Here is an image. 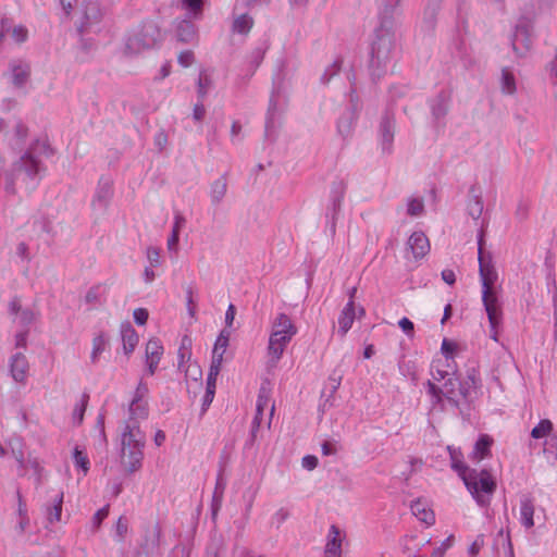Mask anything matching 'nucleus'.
<instances>
[{
    "label": "nucleus",
    "mask_w": 557,
    "mask_h": 557,
    "mask_svg": "<svg viewBox=\"0 0 557 557\" xmlns=\"http://www.w3.org/2000/svg\"><path fill=\"white\" fill-rule=\"evenodd\" d=\"M145 421L125 417L119 424V456L127 474L135 473L143 468L147 436L141 429V423Z\"/></svg>",
    "instance_id": "nucleus-1"
},
{
    "label": "nucleus",
    "mask_w": 557,
    "mask_h": 557,
    "mask_svg": "<svg viewBox=\"0 0 557 557\" xmlns=\"http://www.w3.org/2000/svg\"><path fill=\"white\" fill-rule=\"evenodd\" d=\"M39 145L36 140L30 147L12 164L11 170L5 173V191L16 193V184L22 183L27 190H33L38 185L44 170L40 161L34 156Z\"/></svg>",
    "instance_id": "nucleus-2"
},
{
    "label": "nucleus",
    "mask_w": 557,
    "mask_h": 557,
    "mask_svg": "<svg viewBox=\"0 0 557 557\" xmlns=\"http://www.w3.org/2000/svg\"><path fill=\"white\" fill-rule=\"evenodd\" d=\"M479 246V272L482 282V301L487 313L490 325L494 329L502 321V310L498 305V298L493 290V285L497 280V273L492 264L491 256L483 252V233L478 238Z\"/></svg>",
    "instance_id": "nucleus-3"
},
{
    "label": "nucleus",
    "mask_w": 557,
    "mask_h": 557,
    "mask_svg": "<svg viewBox=\"0 0 557 557\" xmlns=\"http://www.w3.org/2000/svg\"><path fill=\"white\" fill-rule=\"evenodd\" d=\"M396 51L393 27L380 25L372 45L370 71L373 78H380L387 72Z\"/></svg>",
    "instance_id": "nucleus-4"
},
{
    "label": "nucleus",
    "mask_w": 557,
    "mask_h": 557,
    "mask_svg": "<svg viewBox=\"0 0 557 557\" xmlns=\"http://www.w3.org/2000/svg\"><path fill=\"white\" fill-rule=\"evenodd\" d=\"M164 40V34L154 21H145L125 39L124 52L127 55L159 47Z\"/></svg>",
    "instance_id": "nucleus-5"
},
{
    "label": "nucleus",
    "mask_w": 557,
    "mask_h": 557,
    "mask_svg": "<svg viewBox=\"0 0 557 557\" xmlns=\"http://www.w3.org/2000/svg\"><path fill=\"white\" fill-rule=\"evenodd\" d=\"M461 479L479 506L490 505L491 496L496 490V482L487 469H470Z\"/></svg>",
    "instance_id": "nucleus-6"
},
{
    "label": "nucleus",
    "mask_w": 557,
    "mask_h": 557,
    "mask_svg": "<svg viewBox=\"0 0 557 557\" xmlns=\"http://www.w3.org/2000/svg\"><path fill=\"white\" fill-rule=\"evenodd\" d=\"M451 102L453 91L448 88L441 89L438 92L428 99V106L432 121L436 127H445V119L450 111Z\"/></svg>",
    "instance_id": "nucleus-7"
},
{
    "label": "nucleus",
    "mask_w": 557,
    "mask_h": 557,
    "mask_svg": "<svg viewBox=\"0 0 557 557\" xmlns=\"http://www.w3.org/2000/svg\"><path fill=\"white\" fill-rule=\"evenodd\" d=\"M285 61L281 60L278 62V69L273 77V89L271 92L269 108L267 113L265 121V136L269 137L274 132L276 127V115L278 112V98L282 89L283 81L285 78L284 74Z\"/></svg>",
    "instance_id": "nucleus-8"
},
{
    "label": "nucleus",
    "mask_w": 557,
    "mask_h": 557,
    "mask_svg": "<svg viewBox=\"0 0 557 557\" xmlns=\"http://www.w3.org/2000/svg\"><path fill=\"white\" fill-rule=\"evenodd\" d=\"M532 32L533 23L531 20L522 17L518 21L510 38L512 50L518 58L525 57L530 51L532 47Z\"/></svg>",
    "instance_id": "nucleus-9"
},
{
    "label": "nucleus",
    "mask_w": 557,
    "mask_h": 557,
    "mask_svg": "<svg viewBox=\"0 0 557 557\" xmlns=\"http://www.w3.org/2000/svg\"><path fill=\"white\" fill-rule=\"evenodd\" d=\"M149 387L148 384L140 379L136 389L133 393L132 399L128 403L125 414L135 420H147L149 417L148 405Z\"/></svg>",
    "instance_id": "nucleus-10"
},
{
    "label": "nucleus",
    "mask_w": 557,
    "mask_h": 557,
    "mask_svg": "<svg viewBox=\"0 0 557 557\" xmlns=\"http://www.w3.org/2000/svg\"><path fill=\"white\" fill-rule=\"evenodd\" d=\"M9 313L13 315V322L26 330L35 324L40 317V312L34 306H23L18 297H14L10 300L8 307Z\"/></svg>",
    "instance_id": "nucleus-11"
},
{
    "label": "nucleus",
    "mask_w": 557,
    "mask_h": 557,
    "mask_svg": "<svg viewBox=\"0 0 557 557\" xmlns=\"http://www.w3.org/2000/svg\"><path fill=\"white\" fill-rule=\"evenodd\" d=\"M161 528L158 523H150L145 528L141 543L135 555L152 557L160 554Z\"/></svg>",
    "instance_id": "nucleus-12"
},
{
    "label": "nucleus",
    "mask_w": 557,
    "mask_h": 557,
    "mask_svg": "<svg viewBox=\"0 0 557 557\" xmlns=\"http://www.w3.org/2000/svg\"><path fill=\"white\" fill-rule=\"evenodd\" d=\"M347 190V183L344 178H336L332 182L330 190V203L326 208V218L332 222V228L335 226V220L342 209V202Z\"/></svg>",
    "instance_id": "nucleus-13"
},
{
    "label": "nucleus",
    "mask_w": 557,
    "mask_h": 557,
    "mask_svg": "<svg viewBox=\"0 0 557 557\" xmlns=\"http://www.w3.org/2000/svg\"><path fill=\"white\" fill-rule=\"evenodd\" d=\"M395 131V116L389 111H386L381 117L379 125V140L383 153L391 154L393 152Z\"/></svg>",
    "instance_id": "nucleus-14"
},
{
    "label": "nucleus",
    "mask_w": 557,
    "mask_h": 557,
    "mask_svg": "<svg viewBox=\"0 0 557 557\" xmlns=\"http://www.w3.org/2000/svg\"><path fill=\"white\" fill-rule=\"evenodd\" d=\"M293 337V335H282L277 332H271L268 344L269 368L276 367Z\"/></svg>",
    "instance_id": "nucleus-15"
},
{
    "label": "nucleus",
    "mask_w": 557,
    "mask_h": 557,
    "mask_svg": "<svg viewBox=\"0 0 557 557\" xmlns=\"http://www.w3.org/2000/svg\"><path fill=\"white\" fill-rule=\"evenodd\" d=\"M457 374L454 358L435 359L430 366L431 380L434 383L446 380L449 375Z\"/></svg>",
    "instance_id": "nucleus-16"
},
{
    "label": "nucleus",
    "mask_w": 557,
    "mask_h": 557,
    "mask_svg": "<svg viewBox=\"0 0 557 557\" xmlns=\"http://www.w3.org/2000/svg\"><path fill=\"white\" fill-rule=\"evenodd\" d=\"M401 0H380L379 17L380 25L393 27L395 16L399 15Z\"/></svg>",
    "instance_id": "nucleus-17"
},
{
    "label": "nucleus",
    "mask_w": 557,
    "mask_h": 557,
    "mask_svg": "<svg viewBox=\"0 0 557 557\" xmlns=\"http://www.w3.org/2000/svg\"><path fill=\"white\" fill-rule=\"evenodd\" d=\"M407 249L411 251L416 260L422 259L430 251V243L423 232H413L407 242Z\"/></svg>",
    "instance_id": "nucleus-18"
},
{
    "label": "nucleus",
    "mask_w": 557,
    "mask_h": 557,
    "mask_svg": "<svg viewBox=\"0 0 557 557\" xmlns=\"http://www.w3.org/2000/svg\"><path fill=\"white\" fill-rule=\"evenodd\" d=\"M102 17V11L100 4L96 1H89L85 4L83 21L81 26L78 27V32L84 34L89 30V28L100 22Z\"/></svg>",
    "instance_id": "nucleus-19"
},
{
    "label": "nucleus",
    "mask_w": 557,
    "mask_h": 557,
    "mask_svg": "<svg viewBox=\"0 0 557 557\" xmlns=\"http://www.w3.org/2000/svg\"><path fill=\"white\" fill-rule=\"evenodd\" d=\"M358 120V113L354 110H345L337 120L336 129L337 135L342 137L343 140H347L351 137L355 125Z\"/></svg>",
    "instance_id": "nucleus-20"
},
{
    "label": "nucleus",
    "mask_w": 557,
    "mask_h": 557,
    "mask_svg": "<svg viewBox=\"0 0 557 557\" xmlns=\"http://www.w3.org/2000/svg\"><path fill=\"white\" fill-rule=\"evenodd\" d=\"M481 387V379L479 372L472 368L468 370L463 381H459V394L463 399H471L473 394Z\"/></svg>",
    "instance_id": "nucleus-21"
},
{
    "label": "nucleus",
    "mask_w": 557,
    "mask_h": 557,
    "mask_svg": "<svg viewBox=\"0 0 557 557\" xmlns=\"http://www.w3.org/2000/svg\"><path fill=\"white\" fill-rule=\"evenodd\" d=\"M28 361L22 351L13 354L10 358V372L15 382L25 381L28 372Z\"/></svg>",
    "instance_id": "nucleus-22"
},
{
    "label": "nucleus",
    "mask_w": 557,
    "mask_h": 557,
    "mask_svg": "<svg viewBox=\"0 0 557 557\" xmlns=\"http://www.w3.org/2000/svg\"><path fill=\"white\" fill-rule=\"evenodd\" d=\"M231 333L226 330H222L220 335L218 336L214 347L212 350V361L210 367H215V369L221 370L223 362V355L226 351L228 346Z\"/></svg>",
    "instance_id": "nucleus-23"
},
{
    "label": "nucleus",
    "mask_w": 557,
    "mask_h": 557,
    "mask_svg": "<svg viewBox=\"0 0 557 557\" xmlns=\"http://www.w3.org/2000/svg\"><path fill=\"white\" fill-rule=\"evenodd\" d=\"M342 541L341 530L335 524H332L324 549L325 557H339L342 553Z\"/></svg>",
    "instance_id": "nucleus-24"
},
{
    "label": "nucleus",
    "mask_w": 557,
    "mask_h": 557,
    "mask_svg": "<svg viewBox=\"0 0 557 557\" xmlns=\"http://www.w3.org/2000/svg\"><path fill=\"white\" fill-rule=\"evenodd\" d=\"M63 492L54 491L50 496V504L46 507L47 519L50 523L60 521L62 515Z\"/></svg>",
    "instance_id": "nucleus-25"
},
{
    "label": "nucleus",
    "mask_w": 557,
    "mask_h": 557,
    "mask_svg": "<svg viewBox=\"0 0 557 557\" xmlns=\"http://www.w3.org/2000/svg\"><path fill=\"white\" fill-rule=\"evenodd\" d=\"M354 320H355V302L351 297L338 317V332L341 333L342 336H345L346 333L350 330V327L352 326Z\"/></svg>",
    "instance_id": "nucleus-26"
},
{
    "label": "nucleus",
    "mask_w": 557,
    "mask_h": 557,
    "mask_svg": "<svg viewBox=\"0 0 557 557\" xmlns=\"http://www.w3.org/2000/svg\"><path fill=\"white\" fill-rule=\"evenodd\" d=\"M120 332L124 352L129 355L134 351L138 343V335L129 322L122 323Z\"/></svg>",
    "instance_id": "nucleus-27"
},
{
    "label": "nucleus",
    "mask_w": 557,
    "mask_h": 557,
    "mask_svg": "<svg viewBox=\"0 0 557 557\" xmlns=\"http://www.w3.org/2000/svg\"><path fill=\"white\" fill-rule=\"evenodd\" d=\"M271 332H277L282 335L295 336L297 334V327L286 313H278L272 322Z\"/></svg>",
    "instance_id": "nucleus-28"
},
{
    "label": "nucleus",
    "mask_w": 557,
    "mask_h": 557,
    "mask_svg": "<svg viewBox=\"0 0 557 557\" xmlns=\"http://www.w3.org/2000/svg\"><path fill=\"white\" fill-rule=\"evenodd\" d=\"M219 373H220V370L215 369V367H210L209 373L207 376V388H206L205 396L202 398V406H201L202 412H206L207 409L209 408V406L211 405V403L213 401L214 393H215V382H216V377H218Z\"/></svg>",
    "instance_id": "nucleus-29"
},
{
    "label": "nucleus",
    "mask_w": 557,
    "mask_h": 557,
    "mask_svg": "<svg viewBox=\"0 0 557 557\" xmlns=\"http://www.w3.org/2000/svg\"><path fill=\"white\" fill-rule=\"evenodd\" d=\"M176 37L182 42H191L197 36L195 24L189 20H181L175 25Z\"/></svg>",
    "instance_id": "nucleus-30"
},
{
    "label": "nucleus",
    "mask_w": 557,
    "mask_h": 557,
    "mask_svg": "<svg viewBox=\"0 0 557 557\" xmlns=\"http://www.w3.org/2000/svg\"><path fill=\"white\" fill-rule=\"evenodd\" d=\"M492 443L493 441L488 435H481L474 444L470 459L472 461L479 462L486 458L491 453Z\"/></svg>",
    "instance_id": "nucleus-31"
},
{
    "label": "nucleus",
    "mask_w": 557,
    "mask_h": 557,
    "mask_svg": "<svg viewBox=\"0 0 557 557\" xmlns=\"http://www.w3.org/2000/svg\"><path fill=\"white\" fill-rule=\"evenodd\" d=\"M112 196V187L108 180L101 178L99 181L95 198L92 201L94 207L106 208Z\"/></svg>",
    "instance_id": "nucleus-32"
},
{
    "label": "nucleus",
    "mask_w": 557,
    "mask_h": 557,
    "mask_svg": "<svg viewBox=\"0 0 557 557\" xmlns=\"http://www.w3.org/2000/svg\"><path fill=\"white\" fill-rule=\"evenodd\" d=\"M440 10L437 2L429 3L423 11L421 27L426 34H431L436 26V17Z\"/></svg>",
    "instance_id": "nucleus-33"
},
{
    "label": "nucleus",
    "mask_w": 557,
    "mask_h": 557,
    "mask_svg": "<svg viewBox=\"0 0 557 557\" xmlns=\"http://www.w3.org/2000/svg\"><path fill=\"white\" fill-rule=\"evenodd\" d=\"M534 504L531 498L523 496L520 499V522L525 529L534 525Z\"/></svg>",
    "instance_id": "nucleus-34"
},
{
    "label": "nucleus",
    "mask_w": 557,
    "mask_h": 557,
    "mask_svg": "<svg viewBox=\"0 0 557 557\" xmlns=\"http://www.w3.org/2000/svg\"><path fill=\"white\" fill-rule=\"evenodd\" d=\"M475 189L474 187H471L470 188V196H469V200H468V205H467V210H468V213L469 215L478 221L482 213H483V200H482V197L480 194H475L474 193Z\"/></svg>",
    "instance_id": "nucleus-35"
},
{
    "label": "nucleus",
    "mask_w": 557,
    "mask_h": 557,
    "mask_svg": "<svg viewBox=\"0 0 557 557\" xmlns=\"http://www.w3.org/2000/svg\"><path fill=\"white\" fill-rule=\"evenodd\" d=\"M410 508L413 516H416L421 522H424L428 525L434 523L435 518L433 511L428 508L421 500L418 499L412 502Z\"/></svg>",
    "instance_id": "nucleus-36"
},
{
    "label": "nucleus",
    "mask_w": 557,
    "mask_h": 557,
    "mask_svg": "<svg viewBox=\"0 0 557 557\" xmlns=\"http://www.w3.org/2000/svg\"><path fill=\"white\" fill-rule=\"evenodd\" d=\"M12 83L16 87H22L28 79L30 67L26 63H14L11 65Z\"/></svg>",
    "instance_id": "nucleus-37"
},
{
    "label": "nucleus",
    "mask_w": 557,
    "mask_h": 557,
    "mask_svg": "<svg viewBox=\"0 0 557 557\" xmlns=\"http://www.w3.org/2000/svg\"><path fill=\"white\" fill-rule=\"evenodd\" d=\"M457 386L459 387V377L457 374H455L449 375L446 380H444V384L441 387V391L445 393V399L455 406L458 405V400L456 399Z\"/></svg>",
    "instance_id": "nucleus-38"
},
{
    "label": "nucleus",
    "mask_w": 557,
    "mask_h": 557,
    "mask_svg": "<svg viewBox=\"0 0 557 557\" xmlns=\"http://www.w3.org/2000/svg\"><path fill=\"white\" fill-rule=\"evenodd\" d=\"M28 128L22 123H16L12 136L9 138V145L14 150H21L24 147Z\"/></svg>",
    "instance_id": "nucleus-39"
},
{
    "label": "nucleus",
    "mask_w": 557,
    "mask_h": 557,
    "mask_svg": "<svg viewBox=\"0 0 557 557\" xmlns=\"http://www.w3.org/2000/svg\"><path fill=\"white\" fill-rule=\"evenodd\" d=\"M227 190V182L225 176H221L211 184L210 198L213 205H219Z\"/></svg>",
    "instance_id": "nucleus-40"
},
{
    "label": "nucleus",
    "mask_w": 557,
    "mask_h": 557,
    "mask_svg": "<svg viewBox=\"0 0 557 557\" xmlns=\"http://www.w3.org/2000/svg\"><path fill=\"white\" fill-rule=\"evenodd\" d=\"M268 50V46L265 44L256 47L247 57L248 70L251 74L256 72V70L262 63L265 52Z\"/></svg>",
    "instance_id": "nucleus-41"
},
{
    "label": "nucleus",
    "mask_w": 557,
    "mask_h": 557,
    "mask_svg": "<svg viewBox=\"0 0 557 557\" xmlns=\"http://www.w3.org/2000/svg\"><path fill=\"white\" fill-rule=\"evenodd\" d=\"M494 546L498 552L503 549L504 557H515L510 536L508 533L505 534L503 530L496 534Z\"/></svg>",
    "instance_id": "nucleus-42"
},
{
    "label": "nucleus",
    "mask_w": 557,
    "mask_h": 557,
    "mask_svg": "<svg viewBox=\"0 0 557 557\" xmlns=\"http://www.w3.org/2000/svg\"><path fill=\"white\" fill-rule=\"evenodd\" d=\"M500 89L505 95H515L517 91L516 79L508 69L502 71Z\"/></svg>",
    "instance_id": "nucleus-43"
},
{
    "label": "nucleus",
    "mask_w": 557,
    "mask_h": 557,
    "mask_svg": "<svg viewBox=\"0 0 557 557\" xmlns=\"http://www.w3.org/2000/svg\"><path fill=\"white\" fill-rule=\"evenodd\" d=\"M424 385L428 394L431 396L432 405L442 407L444 405L445 393L441 391V387L433 381H426Z\"/></svg>",
    "instance_id": "nucleus-44"
},
{
    "label": "nucleus",
    "mask_w": 557,
    "mask_h": 557,
    "mask_svg": "<svg viewBox=\"0 0 557 557\" xmlns=\"http://www.w3.org/2000/svg\"><path fill=\"white\" fill-rule=\"evenodd\" d=\"M163 355V346L157 338L149 339L146 344V359L161 360Z\"/></svg>",
    "instance_id": "nucleus-45"
},
{
    "label": "nucleus",
    "mask_w": 557,
    "mask_h": 557,
    "mask_svg": "<svg viewBox=\"0 0 557 557\" xmlns=\"http://www.w3.org/2000/svg\"><path fill=\"white\" fill-rule=\"evenodd\" d=\"M450 460L451 468L459 474L460 478L463 476V473L468 472L470 468H468L462 461V454L459 450L450 449Z\"/></svg>",
    "instance_id": "nucleus-46"
},
{
    "label": "nucleus",
    "mask_w": 557,
    "mask_h": 557,
    "mask_svg": "<svg viewBox=\"0 0 557 557\" xmlns=\"http://www.w3.org/2000/svg\"><path fill=\"white\" fill-rule=\"evenodd\" d=\"M252 24V18L249 15L242 14L235 18L233 29L239 34H247L251 29Z\"/></svg>",
    "instance_id": "nucleus-47"
},
{
    "label": "nucleus",
    "mask_w": 557,
    "mask_h": 557,
    "mask_svg": "<svg viewBox=\"0 0 557 557\" xmlns=\"http://www.w3.org/2000/svg\"><path fill=\"white\" fill-rule=\"evenodd\" d=\"M212 86V81L206 71H201L197 84V94L200 100H203L209 89Z\"/></svg>",
    "instance_id": "nucleus-48"
},
{
    "label": "nucleus",
    "mask_w": 557,
    "mask_h": 557,
    "mask_svg": "<svg viewBox=\"0 0 557 557\" xmlns=\"http://www.w3.org/2000/svg\"><path fill=\"white\" fill-rule=\"evenodd\" d=\"M553 430V423L548 419L541 420L531 431L533 438H543L550 433Z\"/></svg>",
    "instance_id": "nucleus-49"
},
{
    "label": "nucleus",
    "mask_w": 557,
    "mask_h": 557,
    "mask_svg": "<svg viewBox=\"0 0 557 557\" xmlns=\"http://www.w3.org/2000/svg\"><path fill=\"white\" fill-rule=\"evenodd\" d=\"M342 63V59L337 58L331 65H329L320 78L321 83L327 85L331 79L339 73Z\"/></svg>",
    "instance_id": "nucleus-50"
},
{
    "label": "nucleus",
    "mask_w": 557,
    "mask_h": 557,
    "mask_svg": "<svg viewBox=\"0 0 557 557\" xmlns=\"http://www.w3.org/2000/svg\"><path fill=\"white\" fill-rule=\"evenodd\" d=\"M107 341L103 334H99L92 339V351L90 355V360L92 363H96L99 359L100 354L106 349Z\"/></svg>",
    "instance_id": "nucleus-51"
},
{
    "label": "nucleus",
    "mask_w": 557,
    "mask_h": 557,
    "mask_svg": "<svg viewBox=\"0 0 557 557\" xmlns=\"http://www.w3.org/2000/svg\"><path fill=\"white\" fill-rule=\"evenodd\" d=\"M89 395L83 394L82 399L78 404L75 405L73 409V421L76 424H81L84 419V413L88 404Z\"/></svg>",
    "instance_id": "nucleus-52"
},
{
    "label": "nucleus",
    "mask_w": 557,
    "mask_h": 557,
    "mask_svg": "<svg viewBox=\"0 0 557 557\" xmlns=\"http://www.w3.org/2000/svg\"><path fill=\"white\" fill-rule=\"evenodd\" d=\"M424 211L422 198H409L407 202V214L410 216H420Z\"/></svg>",
    "instance_id": "nucleus-53"
},
{
    "label": "nucleus",
    "mask_w": 557,
    "mask_h": 557,
    "mask_svg": "<svg viewBox=\"0 0 557 557\" xmlns=\"http://www.w3.org/2000/svg\"><path fill=\"white\" fill-rule=\"evenodd\" d=\"M191 341L189 337L184 336L182 339V345L178 349V370H182L184 367V363L190 359V351L188 349V346H190Z\"/></svg>",
    "instance_id": "nucleus-54"
},
{
    "label": "nucleus",
    "mask_w": 557,
    "mask_h": 557,
    "mask_svg": "<svg viewBox=\"0 0 557 557\" xmlns=\"http://www.w3.org/2000/svg\"><path fill=\"white\" fill-rule=\"evenodd\" d=\"M73 459L75 466L82 469L84 474H86L89 470V459L87 455L83 450L78 449V447H75L73 453Z\"/></svg>",
    "instance_id": "nucleus-55"
},
{
    "label": "nucleus",
    "mask_w": 557,
    "mask_h": 557,
    "mask_svg": "<svg viewBox=\"0 0 557 557\" xmlns=\"http://www.w3.org/2000/svg\"><path fill=\"white\" fill-rule=\"evenodd\" d=\"M183 7L189 11L194 17H198L202 12V0H181Z\"/></svg>",
    "instance_id": "nucleus-56"
},
{
    "label": "nucleus",
    "mask_w": 557,
    "mask_h": 557,
    "mask_svg": "<svg viewBox=\"0 0 557 557\" xmlns=\"http://www.w3.org/2000/svg\"><path fill=\"white\" fill-rule=\"evenodd\" d=\"M269 405H270V398H269L268 392L262 386L258 394L256 411H258L259 414H263L264 410L269 407Z\"/></svg>",
    "instance_id": "nucleus-57"
},
{
    "label": "nucleus",
    "mask_w": 557,
    "mask_h": 557,
    "mask_svg": "<svg viewBox=\"0 0 557 557\" xmlns=\"http://www.w3.org/2000/svg\"><path fill=\"white\" fill-rule=\"evenodd\" d=\"M102 293H103V287L101 285L92 286L86 293L85 301L90 305H96V304L100 302Z\"/></svg>",
    "instance_id": "nucleus-58"
},
{
    "label": "nucleus",
    "mask_w": 557,
    "mask_h": 557,
    "mask_svg": "<svg viewBox=\"0 0 557 557\" xmlns=\"http://www.w3.org/2000/svg\"><path fill=\"white\" fill-rule=\"evenodd\" d=\"M399 371L404 376L409 377L413 382L418 380L416 364L412 361L399 363Z\"/></svg>",
    "instance_id": "nucleus-59"
},
{
    "label": "nucleus",
    "mask_w": 557,
    "mask_h": 557,
    "mask_svg": "<svg viewBox=\"0 0 557 557\" xmlns=\"http://www.w3.org/2000/svg\"><path fill=\"white\" fill-rule=\"evenodd\" d=\"M29 334V330H21L14 336V346L16 349H26L27 347V337Z\"/></svg>",
    "instance_id": "nucleus-60"
},
{
    "label": "nucleus",
    "mask_w": 557,
    "mask_h": 557,
    "mask_svg": "<svg viewBox=\"0 0 557 557\" xmlns=\"http://www.w3.org/2000/svg\"><path fill=\"white\" fill-rule=\"evenodd\" d=\"M342 382V375H337L336 373H332L329 376L327 384L325 386L326 389L330 391V397L338 389Z\"/></svg>",
    "instance_id": "nucleus-61"
},
{
    "label": "nucleus",
    "mask_w": 557,
    "mask_h": 557,
    "mask_svg": "<svg viewBox=\"0 0 557 557\" xmlns=\"http://www.w3.org/2000/svg\"><path fill=\"white\" fill-rule=\"evenodd\" d=\"M11 36L15 42H24L27 39V29L23 26H15L12 28Z\"/></svg>",
    "instance_id": "nucleus-62"
},
{
    "label": "nucleus",
    "mask_w": 557,
    "mask_h": 557,
    "mask_svg": "<svg viewBox=\"0 0 557 557\" xmlns=\"http://www.w3.org/2000/svg\"><path fill=\"white\" fill-rule=\"evenodd\" d=\"M546 71L549 74V77L554 79V84L557 81V48L555 49V53L553 59L546 64Z\"/></svg>",
    "instance_id": "nucleus-63"
},
{
    "label": "nucleus",
    "mask_w": 557,
    "mask_h": 557,
    "mask_svg": "<svg viewBox=\"0 0 557 557\" xmlns=\"http://www.w3.org/2000/svg\"><path fill=\"white\" fill-rule=\"evenodd\" d=\"M233 555L234 557H263L262 555H256L249 548L239 545L234 546Z\"/></svg>",
    "instance_id": "nucleus-64"
}]
</instances>
